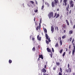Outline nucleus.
Masks as SVG:
<instances>
[{
  "label": "nucleus",
  "mask_w": 75,
  "mask_h": 75,
  "mask_svg": "<svg viewBox=\"0 0 75 75\" xmlns=\"http://www.w3.org/2000/svg\"><path fill=\"white\" fill-rule=\"evenodd\" d=\"M73 75H75V73H73Z\"/></svg>",
  "instance_id": "61"
},
{
  "label": "nucleus",
  "mask_w": 75,
  "mask_h": 75,
  "mask_svg": "<svg viewBox=\"0 0 75 75\" xmlns=\"http://www.w3.org/2000/svg\"><path fill=\"white\" fill-rule=\"evenodd\" d=\"M66 72H67V73L69 72L68 70V69H66Z\"/></svg>",
  "instance_id": "39"
},
{
  "label": "nucleus",
  "mask_w": 75,
  "mask_h": 75,
  "mask_svg": "<svg viewBox=\"0 0 75 75\" xmlns=\"http://www.w3.org/2000/svg\"><path fill=\"white\" fill-rule=\"evenodd\" d=\"M72 40V38H69V41H71Z\"/></svg>",
  "instance_id": "34"
},
{
  "label": "nucleus",
  "mask_w": 75,
  "mask_h": 75,
  "mask_svg": "<svg viewBox=\"0 0 75 75\" xmlns=\"http://www.w3.org/2000/svg\"><path fill=\"white\" fill-rule=\"evenodd\" d=\"M64 33H66V30H64L63 31Z\"/></svg>",
  "instance_id": "45"
},
{
  "label": "nucleus",
  "mask_w": 75,
  "mask_h": 75,
  "mask_svg": "<svg viewBox=\"0 0 75 75\" xmlns=\"http://www.w3.org/2000/svg\"><path fill=\"white\" fill-rule=\"evenodd\" d=\"M75 25H74L73 26V29H75Z\"/></svg>",
  "instance_id": "47"
},
{
  "label": "nucleus",
  "mask_w": 75,
  "mask_h": 75,
  "mask_svg": "<svg viewBox=\"0 0 75 75\" xmlns=\"http://www.w3.org/2000/svg\"><path fill=\"white\" fill-rule=\"evenodd\" d=\"M71 10H70V11L69 12V14H71Z\"/></svg>",
  "instance_id": "56"
},
{
  "label": "nucleus",
  "mask_w": 75,
  "mask_h": 75,
  "mask_svg": "<svg viewBox=\"0 0 75 75\" xmlns=\"http://www.w3.org/2000/svg\"><path fill=\"white\" fill-rule=\"evenodd\" d=\"M62 0H61L60 1V3H62Z\"/></svg>",
  "instance_id": "55"
},
{
  "label": "nucleus",
  "mask_w": 75,
  "mask_h": 75,
  "mask_svg": "<svg viewBox=\"0 0 75 75\" xmlns=\"http://www.w3.org/2000/svg\"><path fill=\"white\" fill-rule=\"evenodd\" d=\"M69 34H73V30H70L69 32Z\"/></svg>",
  "instance_id": "12"
},
{
  "label": "nucleus",
  "mask_w": 75,
  "mask_h": 75,
  "mask_svg": "<svg viewBox=\"0 0 75 75\" xmlns=\"http://www.w3.org/2000/svg\"><path fill=\"white\" fill-rule=\"evenodd\" d=\"M68 71H69V73L70 72H71V68H68Z\"/></svg>",
  "instance_id": "13"
},
{
  "label": "nucleus",
  "mask_w": 75,
  "mask_h": 75,
  "mask_svg": "<svg viewBox=\"0 0 75 75\" xmlns=\"http://www.w3.org/2000/svg\"><path fill=\"white\" fill-rule=\"evenodd\" d=\"M66 21L67 23V25H69V22H68V21L67 20H66Z\"/></svg>",
  "instance_id": "15"
},
{
  "label": "nucleus",
  "mask_w": 75,
  "mask_h": 75,
  "mask_svg": "<svg viewBox=\"0 0 75 75\" xmlns=\"http://www.w3.org/2000/svg\"><path fill=\"white\" fill-rule=\"evenodd\" d=\"M55 67H54L53 68V69L54 71H55V70H56V68L55 67Z\"/></svg>",
  "instance_id": "31"
},
{
  "label": "nucleus",
  "mask_w": 75,
  "mask_h": 75,
  "mask_svg": "<svg viewBox=\"0 0 75 75\" xmlns=\"http://www.w3.org/2000/svg\"><path fill=\"white\" fill-rule=\"evenodd\" d=\"M44 6L42 5V6L41 7V10H43V8H44Z\"/></svg>",
  "instance_id": "30"
},
{
  "label": "nucleus",
  "mask_w": 75,
  "mask_h": 75,
  "mask_svg": "<svg viewBox=\"0 0 75 75\" xmlns=\"http://www.w3.org/2000/svg\"><path fill=\"white\" fill-rule=\"evenodd\" d=\"M56 16H57V13H56L55 14V15H54V17H53L54 18H55V17Z\"/></svg>",
  "instance_id": "35"
},
{
  "label": "nucleus",
  "mask_w": 75,
  "mask_h": 75,
  "mask_svg": "<svg viewBox=\"0 0 75 75\" xmlns=\"http://www.w3.org/2000/svg\"><path fill=\"white\" fill-rule=\"evenodd\" d=\"M58 47V43L57 42L55 45V47Z\"/></svg>",
  "instance_id": "18"
},
{
  "label": "nucleus",
  "mask_w": 75,
  "mask_h": 75,
  "mask_svg": "<svg viewBox=\"0 0 75 75\" xmlns=\"http://www.w3.org/2000/svg\"><path fill=\"white\" fill-rule=\"evenodd\" d=\"M47 5L48 6H49V4H48V3L47 4Z\"/></svg>",
  "instance_id": "64"
},
{
  "label": "nucleus",
  "mask_w": 75,
  "mask_h": 75,
  "mask_svg": "<svg viewBox=\"0 0 75 75\" xmlns=\"http://www.w3.org/2000/svg\"><path fill=\"white\" fill-rule=\"evenodd\" d=\"M62 15L60 16V18H62Z\"/></svg>",
  "instance_id": "59"
},
{
  "label": "nucleus",
  "mask_w": 75,
  "mask_h": 75,
  "mask_svg": "<svg viewBox=\"0 0 75 75\" xmlns=\"http://www.w3.org/2000/svg\"><path fill=\"white\" fill-rule=\"evenodd\" d=\"M9 63H11V62H12V60H11V59H9Z\"/></svg>",
  "instance_id": "28"
},
{
  "label": "nucleus",
  "mask_w": 75,
  "mask_h": 75,
  "mask_svg": "<svg viewBox=\"0 0 75 75\" xmlns=\"http://www.w3.org/2000/svg\"><path fill=\"white\" fill-rule=\"evenodd\" d=\"M30 3H31V4H34V1H30Z\"/></svg>",
  "instance_id": "27"
},
{
  "label": "nucleus",
  "mask_w": 75,
  "mask_h": 75,
  "mask_svg": "<svg viewBox=\"0 0 75 75\" xmlns=\"http://www.w3.org/2000/svg\"><path fill=\"white\" fill-rule=\"evenodd\" d=\"M51 31L52 33H53L54 31V28L53 26H51Z\"/></svg>",
  "instance_id": "6"
},
{
  "label": "nucleus",
  "mask_w": 75,
  "mask_h": 75,
  "mask_svg": "<svg viewBox=\"0 0 75 75\" xmlns=\"http://www.w3.org/2000/svg\"><path fill=\"white\" fill-rule=\"evenodd\" d=\"M65 54H66V53L65 52H64V53L63 54V55H62L63 57H64V56H65Z\"/></svg>",
  "instance_id": "29"
},
{
  "label": "nucleus",
  "mask_w": 75,
  "mask_h": 75,
  "mask_svg": "<svg viewBox=\"0 0 75 75\" xmlns=\"http://www.w3.org/2000/svg\"><path fill=\"white\" fill-rule=\"evenodd\" d=\"M42 72H44V73H45L47 72V71H46V70L45 69H44V68L42 69Z\"/></svg>",
  "instance_id": "11"
},
{
  "label": "nucleus",
  "mask_w": 75,
  "mask_h": 75,
  "mask_svg": "<svg viewBox=\"0 0 75 75\" xmlns=\"http://www.w3.org/2000/svg\"><path fill=\"white\" fill-rule=\"evenodd\" d=\"M43 29L44 32V33H47V29L46 28H44V27H43Z\"/></svg>",
  "instance_id": "7"
},
{
  "label": "nucleus",
  "mask_w": 75,
  "mask_h": 75,
  "mask_svg": "<svg viewBox=\"0 0 75 75\" xmlns=\"http://www.w3.org/2000/svg\"><path fill=\"white\" fill-rule=\"evenodd\" d=\"M46 43L47 44V45L48 44H49V42L47 40H46Z\"/></svg>",
  "instance_id": "26"
},
{
  "label": "nucleus",
  "mask_w": 75,
  "mask_h": 75,
  "mask_svg": "<svg viewBox=\"0 0 75 75\" xmlns=\"http://www.w3.org/2000/svg\"><path fill=\"white\" fill-rule=\"evenodd\" d=\"M75 48H74L73 50H72V54L74 55V53H75Z\"/></svg>",
  "instance_id": "16"
},
{
  "label": "nucleus",
  "mask_w": 75,
  "mask_h": 75,
  "mask_svg": "<svg viewBox=\"0 0 75 75\" xmlns=\"http://www.w3.org/2000/svg\"><path fill=\"white\" fill-rule=\"evenodd\" d=\"M66 14L67 15V16H68V14H69V13H68V12H67V13H66Z\"/></svg>",
  "instance_id": "50"
},
{
  "label": "nucleus",
  "mask_w": 75,
  "mask_h": 75,
  "mask_svg": "<svg viewBox=\"0 0 75 75\" xmlns=\"http://www.w3.org/2000/svg\"><path fill=\"white\" fill-rule=\"evenodd\" d=\"M37 38L38 40H39V35L37 36Z\"/></svg>",
  "instance_id": "43"
},
{
  "label": "nucleus",
  "mask_w": 75,
  "mask_h": 75,
  "mask_svg": "<svg viewBox=\"0 0 75 75\" xmlns=\"http://www.w3.org/2000/svg\"><path fill=\"white\" fill-rule=\"evenodd\" d=\"M58 75H62V73L59 72V73Z\"/></svg>",
  "instance_id": "32"
},
{
  "label": "nucleus",
  "mask_w": 75,
  "mask_h": 75,
  "mask_svg": "<svg viewBox=\"0 0 75 75\" xmlns=\"http://www.w3.org/2000/svg\"><path fill=\"white\" fill-rule=\"evenodd\" d=\"M48 3L47 2H45V4H46V5H47L48 4Z\"/></svg>",
  "instance_id": "51"
},
{
  "label": "nucleus",
  "mask_w": 75,
  "mask_h": 75,
  "mask_svg": "<svg viewBox=\"0 0 75 75\" xmlns=\"http://www.w3.org/2000/svg\"><path fill=\"white\" fill-rule=\"evenodd\" d=\"M71 54V52L70 51L69 52V54Z\"/></svg>",
  "instance_id": "58"
},
{
  "label": "nucleus",
  "mask_w": 75,
  "mask_h": 75,
  "mask_svg": "<svg viewBox=\"0 0 75 75\" xmlns=\"http://www.w3.org/2000/svg\"><path fill=\"white\" fill-rule=\"evenodd\" d=\"M56 28H57V31H58V27L56 26Z\"/></svg>",
  "instance_id": "49"
},
{
  "label": "nucleus",
  "mask_w": 75,
  "mask_h": 75,
  "mask_svg": "<svg viewBox=\"0 0 75 75\" xmlns=\"http://www.w3.org/2000/svg\"><path fill=\"white\" fill-rule=\"evenodd\" d=\"M45 35H46V38L47 40L48 39V40L49 41V42H51V40H50V38H49L48 35H47V33L45 34Z\"/></svg>",
  "instance_id": "4"
},
{
  "label": "nucleus",
  "mask_w": 75,
  "mask_h": 75,
  "mask_svg": "<svg viewBox=\"0 0 75 75\" xmlns=\"http://www.w3.org/2000/svg\"><path fill=\"white\" fill-rule=\"evenodd\" d=\"M57 65V66H59V65H60V63H59V62H56V63Z\"/></svg>",
  "instance_id": "20"
},
{
  "label": "nucleus",
  "mask_w": 75,
  "mask_h": 75,
  "mask_svg": "<svg viewBox=\"0 0 75 75\" xmlns=\"http://www.w3.org/2000/svg\"><path fill=\"white\" fill-rule=\"evenodd\" d=\"M65 38H66V35H64L63 36H62V39H64Z\"/></svg>",
  "instance_id": "22"
},
{
  "label": "nucleus",
  "mask_w": 75,
  "mask_h": 75,
  "mask_svg": "<svg viewBox=\"0 0 75 75\" xmlns=\"http://www.w3.org/2000/svg\"><path fill=\"white\" fill-rule=\"evenodd\" d=\"M59 17V14H57V16L56 17V18H58Z\"/></svg>",
  "instance_id": "17"
},
{
  "label": "nucleus",
  "mask_w": 75,
  "mask_h": 75,
  "mask_svg": "<svg viewBox=\"0 0 75 75\" xmlns=\"http://www.w3.org/2000/svg\"><path fill=\"white\" fill-rule=\"evenodd\" d=\"M55 3L54 1L52 2V7H54L55 6Z\"/></svg>",
  "instance_id": "8"
},
{
  "label": "nucleus",
  "mask_w": 75,
  "mask_h": 75,
  "mask_svg": "<svg viewBox=\"0 0 75 75\" xmlns=\"http://www.w3.org/2000/svg\"><path fill=\"white\" fill-rule=\"evenodd\" d=\"M47 68V65H45L44 66V68L45 69V68Z\"/></svg>",
  "instance_id": "44"
},
{
  "label": "nucleus",
  "mask_w": 75,
  "mask_h": 75,
  "mask_svg": "<svg viewBox=\"0 0 75 75\" xmlns=\"http://www.w3.org/2000/svg\"><path fill=\"white\" fill-rule=\"evenodd\" d=\"M34 38H32V40H33V41H34Z\"/></svg>",
  "instance_id": "54"
},
{
  "label": "nucleus",
  "mask_w": 75,
  "mask_h": 75,
  "mask_svg": "<svg viewBox=\"0 0 75 75\" xmlns=\"http://www.w3.org/2000/svg\"><path fill=\"white\" fill-rule=\"evenodd\" d=\"M71 45H69V49H70L71 48Z\"/></svg>",
  "instance_id": "53"
},
{
  "label": "nucleus",
  "mask_w": 75,
  "mask_h": 75,
  "mask_svg": "<svg viewBox=\"0 0 75 75\" xmlns=\"http://www.w3.org/2000/svg\"><path fill=\"white\" fill-rule=\"evenodd\" d=\"M54 16V13L53 12H50L48 15V16L49 18H51V17L52 18H53V16Z\"/></svg>",
  "instance_id": "1"
},
{
  "label": "nucleus",
  "mask_w": 75,
  "mask_h": 75,
  "mask_svg": "<svg viewBox=\"0 0 75 75\" xmlns=\"http://www.w3.org/2000/svg\"><path fill=\"white\" fill-rule=\"evenodd\" d=\"M35 25H37V23H36V22H35Z\"/></svg>",
  "instance_id": "52"
},
{
  "label": "nucleus",
  "mask_w": 75,
  "mask_h": 75,
  "mask_svg": "<svg viewBox=\"0 0 75 75\" xmlns=\"http://www.w3.org/2000/svg\"><path fill=\"white\" fill-rule=\"evenodd\" d=\"M59 43L60 44V45H62V40H60Z\"/></svg>",
  "instance_id": "19"
},
{
  "label": "nucleus",
  "mask_w": 75,
  "mask_h": 75,
  "mask_svg": "<svg viewBox=\"0 0 75 75\" xmlns=\"http://www.w3.org/2000/svg\"><path fill=\"white\" fill-rule=\"evenodd\" d=\"M37 11H38V10L37 9L34 10V12H35V13H37Z\"/></svg>",
  "instance_id": "33"
},
{
  "label": "nucleus",
  "mask_w": 75,
  "mask_h": 75,
  "mask_svg": "<svg viewBox=\"0 0 75 75\" xmlns=\"http://www.w3.org/2000/svg\"><path fill=\"white\" fill-rule=\"evenodd\" d=\"M62 27L64 29H66L67 28V25L65 24H63Z\"/></svg>",
  "instance_id": "9"
},
{
  "label": "nucleus",
  "mask_w": 75,
  "mask_h": 75,
  "mask_svg": "<svg viewBox=\"0 0 75 75\" xmlns=\"http://www.w3.org/2000/svg\"><path fill=\"white\" fill-rule=\"evenodd\" d=\"M63 51V49H61L59 51V53L60 54H61V53H62V52Z\"/></svg>",
  "instance_id": "23"
},
{
  "label": "nucleus",
  "mask_w": 75,
  "mask_h": 75,
  "mask_svg": "<svg viewBox=\"0 0 75 75\" xmlns=\"http://www.w3.org/2000/svg\"><path fill=\"white\" fill-rule=\"evenodd\" d=\"M39 41H41V37H39Z\"/></svg>",
  "instance_id": "36"
},
{
  "label": "nucleus",
  "mask_w": 75,
  "mask_h": 75,
  "mask_svg": "<svg viewBox=\"0 0 75 75\" xmlns=\"http://www.w3.org/2000/svg\"><path fill=\"white\" fill-rule=\"evenodd\" d=\"M66 51H68V49H67V48H66Z\"/></svg>",
  "instance_id": "60"
},
{
  "label": "nucleus",
  "mask_w": 75,
  "mask_h": 75,
  "mask_svg": "<svg viewBox=\"0 0 75 75\" xmlns=\"http://www.w3.org/2000/svg\"><path fill=\"white\" fill-rule=\"evenodd\" d=\"M47 50L48 52H51L52 53V50L51 49H50V48L47 47Z\"/></svg>",
  "instance_id": "5"
},
{
  "label": "nucleus",
  "mask_w": 75,
  "mask_h": 75,
  "mask_svg": "<svg viewBox=\"0 0 75 75\" xmlns=\"http://www.w3.org/2000/svg\"><path fill=\"white\" fill-rule=\"evenodd\" d=\"M39 29L41 28V23H39Z\"/></svg>",
  "instance_id": "40"
},
{
  "label": "nucleus",
  "mask_w": 75,
  "mask_h": 75,
  "mask_svg": "<svg viewBox=\"0 0 75 75\" xmlns=\"http://www.w3.org/2000/svg\"><path fill=\"white\" fill-rule=\"evenodd\" d=\"M39 57H43L42 54L39 55Z\"/></svg>",
  "instance_id": "48"
},
{
  "label": "nucleus",
  "mask_w": 75,
  "mask_h": 75,
  "mask_svg": "<svg viewBox=\"0 0 75 75\" xmlns=\"http://www.w3.org/2000/svg\"><path fill=\"white\" fill-rule=\"evenodd\" d=\"M59 38L60 40H61V38L59 37Z\"/></svg>",
  "instance_id": "62"
},
{
  "label": "nucleus",
  "mask_w": 75,
  "mask_h": 75,
  "mask_svg": "<svg viewBox=\"0 0 75 75\" xmlns=\"http://www.w3.org/2000/svg\"><path fill=\"white\" fill-rule=\"evenodd\" d=\"M67 0H64L63 2V6H66L67 5Z\"/></svg>",
  "instance_id": "3"
},
{
  "label": "nucleus",
  "mask_w": 75,
  "mask_h": 75,
  "mask_svg": "<svg viewBox=\"0 0 75 75\" xmlns=\"http://www.w3.org/2000/svg\"><path fill=\"white\" fill-rule=\"evenodd\" d=\"M51 54H50V57H52V53L51 52Z\"/></svg>",
  "instance_id": "42"
},
{
  "label": "nucleus",
  "mask_w": 75,
  "mask_h": 75,
  "mask_svg": "<svg viewBox=\"0 0 75 75\" xmlns=\"http://www.w3.org/2000/svg\"><path fill=\"white\" fill-rule=\"evenodd\" d=\"M74 45V48H75V45Z\"/></svg>",
  "instance_id": "63"
},
{
  "label": "nucleus",
  "mask_w": 75,
  "mask_h": 75,
  "mask_svg": "<svg viewBox=\"0 0 75 75\" xmlns=\"http://www.w3.org/2000/svg\"><path fill=\"white\" fill-rule=\"evenodd\" d=\"M69 64L68 65V68H69Z\"/></svg>",
  "instance_id": "46"
},
{
  "label": "nucleus",
  "mask_w": 75,
  "mask_h": 75,
  "mask_svg": "<svg viewBox=\"0 0 75 75\" xmlns=\"http://www.w3.org/2000/svg\"><path fill=\"white\" fill-rule=\"evenodd\" d=\"M41 58L42 59H43V57H39V58Z\"/></svg>",
  "instance_id": "37"
},
{
  "label": "nucleus",
  "mask_w": 75,
  "mask_h": 75,
  "mask_svg": "<svg viewBox=\"0 0 75 75\" xmlns=\"http://www.w3.org/2000/svg\"><path fill=\"white\" fill-rule=\"evenodd\" d=\"M70 6V7H73L74 6V3L73 1L72 0H71L69 2Z\"/></svg>",
  "instance_id": "2"
},
{
  "label": "nucleus",
  "mask_w": 75,
  "mask_h": 75,
  "mask_svg": "<svg viewBox=\"0 0 75 75\" xmlns=\"http://www.w3.org/2000/svg\"><path fill=\"white\" fill-rule=\"evenodd\" d=\"M54 3H55V4L56 5V4H57V3H58V0H54Z\"/></svg>",
  "instance_id": "10"
},
{
  "label": "nucleus",
  "mask_w": 75,
  "mask_h": 75,
  "mask_svg": "<svg viewBox=\"0 0 75 75\" xmlns=\"http://www.w3.org/2000/svg\"><path fill=\"white\" fill-rule=\"evenodd\" d=\"M52 52H54V48H52Z\"/></svg>",
  "instance_id": "38"
},
{
  "label": "nucleus",
  "mask_w": 75,
  "mask_h": 75,
  "mask_svg": "<svg viewBox=\"0 0 75 75\" xmlns=\"http://www.w3.org/2000/svg\"><path fill=\"white\" fill-rule=\"evenodd\" d=\"M39 29V26H38V27H37L36 28V30L37 31H38V29Z\"/></svg>",
  "instance_id": "25"
},
{
  "label": "nucleus",
  "mask_w": 75,
  "mask_h": 75,
  "mask_svg": "<svg viewBox=\"0 0 75 75\" xmlns=\"http://www.w3.org/2000/svg\"><path fill=\"white\" fill-rule=\"evenodd\" d=\"M60 73H62V69L61 67L60 68Z\"/></svg>",
  "instance_id": "21"
},
{
  "label": "nucleus",
  "mask_w": 75,
  "mask_h": 75,
  "mask_svg": "<svg viewBox=\"0 0 75 75\" xmlns=\"http://www.w3.org/2000/svg\"><path fill=\"white\" fill-rule=\"evenodd\" d=\"M33 51H35V47H34L32 49Z\"/></svg>",
  "instance_id": "24"
},
{
  "label": "nucleus",
  "mask_w": 75,
  "mask_h": 75,
  "mask_svg": "<svg viewBox=\"0 0 75 75\" xmlns=\"http://www.w3.org/2000/svg\"><path fill=\"white\" fill-rule=\"evenodd\" d=\"M59 8H57V11H59Z\"/></svg>",
  "instance_id": "57"
},
{
  "label": "nucleus",
  "mask_w": 75,
  "mask_h": 75,
  "mask_svg": "<svg viewBox=\"0 0 75 75\" xmlns=\"http://www.w3.org/2000/svg\"><path fill=\"white\" fill-rule=\"evenodd\" d=\"M74 38H73L72 39V43H73V42H74Z\"/></svg>",
  "instance_id": "41"
},
{
  "label": "nucleus",
  "mask_w": 75,
  "mask_h": 75,
  "mask_svg": "<svg viewBox=\"0 0 75 75\" xmlns=\"http://www.w3.org/2000/svg\"><path fill=\"white\" fill-rule=\"evenodd\" d=\"M69 5L68 4L67 5V7H66V9L67 11H69V10H68V8H69Z\"/></svg>",
  "instance_id": "14"
}]
</instances>
